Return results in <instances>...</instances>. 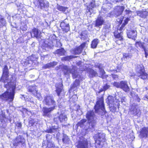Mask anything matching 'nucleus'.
<instances>
[{
    "label": "nucleus",
    "mask_w": 148,
    "mask_h": 148,
    "mask_svg": "<svg viewBox=\"0 0 148 148\" xmlns=\"http://www.w3.org/2000/svg\"><path fill=\"white\" fill-rule=\"evenodd\" d=\"M81 39L82 40H84L87 37V33L86 32H82L80 34Z\"/></svg>",
    "instance_id": "49530a36"
},
{
    "label": "nucleus",
    "mask_w": 148,
    "mask_h": 148,
    "mask_svg": "<svg viewBox=\"0 0 148 148\" xmlns=\"http://www.w3.org/2000/svg\"><path fill=\"white\" fill-rule=\"evenodd\" d=\"M80 81L79 80L76 79L74 82L73 84L71 87V89H74L77 86H79V84Z\"/></svg>",
    "instance_id": "c03bdc74"
},
{
    "label": "nucleus",
    "mask_w": 148,
    "mask_h": 148,
    "mask_svg": "<svg viewBox=\"0 0 148 148\" xmlns=\"http://www.w3.org/2000/svg\"><path fill=\"white\" fill-rule=\"evenodd\" d=\"M112 78L115 79H116V78H118V76L117 75L112 74Z\"/></svg>",
    "instance_id": "0e129e2a"
},
{
    "label": "nucleus",
    "mask_w": 148,
    "mask_h": 148,
    "mask_svg": "<svg viewBox=\"0 0 148 148\" xmlns=\"http://www.w3.org/2000/svg\"><path fill=\"white\" fill-rule=\"evenodd\" d=\"M139 137L140 138H147L148 137V127H143L140 132Z\"/></svg>",
    "instance_id": "f3484780"
},
{
    "label": "nucleus",
    "mask_w": 148,
    "mask_h": 148,
    "mask_svg": "<svg viewBox=\"0 0 148 148\" xmlns=\"http://www.w3.org/2000/svg\"><path fill=\"white\" fill-rule=\"evenodd\" d=\"M57 131V128L55 127H52L47 131V132L49 133H54Z\"/></svg>",
    "instance_id": "a18cd8bd"
},
{
    "label": "nucleus",
    "mask_w": 148,
    "mask_h": 148,
    "mask_svg": "<svg viewBox=\"0 0 148 148\" xmlns=\"http://www.w3.org/2000/svg\"><path fill=\"white\" fill-rule=\"evenodd\" d=\"M68 8L67 7H65L59 5H58L57 9L60 11L62 12L63 13L66 14L69 12L68 10Z\"/></svg>",
    "instance_id": "7c9ffc66"
},
{
    "label": "nucleus",
    "mask_w": 148,
    "mask_h": 148,
    "mask_svg": "<svg viewBox=\"0 0 148 148\" xmlns=\"http://www.w3.org/2000/svg\"><path fill=\"white\" fill-rule=\"evenodd\" d=\"M95 6V1L92 0L90 2L88 6L87 7L86 9V12L89 13V14L91 15L92 14L94 13L93 8Z\"/></svg>",
    "instance_id": "aec40b11"
},
{
    "label": "nucleus",
    "mask_w": 148,
    "mask_h": 148,
    "mask_svg": "<svg viewBox=\"0 0 148 148\" xmlns=\"http://www.w3.org/2000/svg\"><path fill=\"white\" fill-rule=\"evenodd\" d=\"M96 148H102L105 146L106 141H100L99 140H95Z\"/></svg>",
    "instance_id": "c85d7f7f"
},
{
    "label": "nucleus",
    "mask_w": 148,
    "mask_h": 148,
    "mask_svg": "<svg viewBox=\"0 0 148 148\" xmlns=\"http://www.w3.org/2000/svg\"><path fill=\"white\" fill-rule=\"evenodd\" d=\"M62 141L64 144H69L70 142V139L69 136L65 134H63Z\"/></svg>",
    "instance_id": "4c0bfd02"
},
{
    "label": "nucleus",
    "mask_w": 148,
    "mask_h": 148,
    "mask_svg": "<svg viewBox=\"0 0 148 148\" xmlns=\"http://www.w3.org/2000/svg\"><path fill=\"white\" fill-rule=\"evenodd\" d=\"M88 145V142L87 139L82 137L78 142L77 147V148H87Z\"/></svg>",
    "instance_id": "ddd939ff"
},
{
    "label": "nucleus",
    "mask_w": 148,
    "mask_h": 148,
    "mask_svg": "<svg viewBox=\"0 0 148 148\" xmlns=\"http://www.w3.org/2000/svg\"><path fill=\"white\" fill-rule=\"evenodd\" d=\"M56 44H55L54 45H55L56 47H60L62 46V44L59 40H57L56 41Z\"/></svg>",
    "instance_id": "8fccbe9b"
},
{
    "label": "nucleus",
    "mask_w": 148,
    "mask_h": 148,
    "mask_svg": "<svg viewBox=\"0 0 148 148\" xmlns=\"http://www.w3.org/2000/svg\"><path fill=\"white\" fill-rule=\"evenodd\" d=\"M104 92L101 95L97 98V101L94 106V108L96 112L99 113L102 116L105 115L107 113L104 104L103 95Z\"/></svg>",
    "instance_id": "f03ea898"
},
{
    "label": "nucleus",
    "mask_w": 148,
    "mask_h": 148,
    "mask_svg": "<svg viewBox=\"0 0 148 148\" xmlns=\"http://www.w3.org/2000/svg\"><path fill=\"white\" fill-rule=\"evenodd\" d=\"M137 15L141 18H145L148 16V12L145 10L139 11L137 12Z\"/></svg>",
    "instance_id": "c756f323"
},
{
    "label": "nucleus",
    "mask_w": 148,
    "mask_h": 148,
    "mask_svg": "<svg viewBox=\"0 0 148 148\" xmlns=\"http://www.w3.org/2000/svg\"><path fill=\"white\" fill-rule=\"evenodd\" d=\"M48 40H49V42L51 44V45L53 46L54 45V44H55L57 40V37L54 35L50 36L49 37V39H48Z\"/></svg>",
    "instance_id": "473e14b6"
},
{
    "label": "nucleus",
    "mask_w": 148,
    "mask_h": 148,
    "mask_svg": "<svg viewBox=\"0 0 148 148\" xmlns=\"http://www.w3.org/2000/svg\"><path fill=\"white\" fill-rule=\"evenodd\" d=\"M107 5V4L104 5L102 6L101 8V11L103 12H107L108 11V8H106L105 6Z\"/></svg>",
    "instance_id": "603ef678"
},
{
    "label": "nucleus",
    "mask_w": 148,
    "mask_h": 148,
    "mask_svg": "<svg viewBox=\"0 0 148 148\" xmlns=\"http://www.w3.org/2000/svg\"><path fill=\"white\" fill-rule=\"evenodd\" d=\"M88 71L90 75V77H93L98 76V73L97 72L92 69H90L88 70Z\"/></svg>",
    "instance_id": "ea45409f"
},
{
    "label": "nucleus",
    "mask_w": 148,
    "mask_h": 148,
    "mask_svg": "<svg viewBox=\"0 0 148 148\" xmlns=\"http://www.w3.org/2000/svg\"><path fill=\"white\" fill-rule=\"evenodd\" d=\"M137 36V32L136 30H130L128 31L127 33L128 37L134 40L136 39Z\"/></svg>",
    "instance_id": "a878e982"
},
{
    "label": "nucleus",
    "mask_w": 148,
    "mask_h": 148,
    "mask_svg": "<svg viewBox=\"0 0 148 148\" xmlns=\"http://www.w3.org/2000/svg\"><path fill=\"white\" fill-rule=\"evenodd\" d=\"M67 120L66 115L65 114H61L59 116L55 115L54 118V121L56 123L59 122L65 123Z\"/></svg>",
    "instance_id": "1a4fd4ad"
},
{
    "label": "nucleus",
    "mask_w": 148,
    "mask_h": 148,
    "mask_svg": "<svg viewBox=\"0 0 148 148\" xmlns=\"http://www.w3.org/2000/svg\"><path fill=\"white\" fill-rule=\"evenodd\" d=\"M106 102L109 106L110 111L113 112H115L116 110L117 105L116 104L117 103L114 101L113 97L111 96L108 97L106 100Z\"/></svg>",
    "instance_id": "423d86ee"
},
{
    "label": "nucleus",
    "mask_w": 148,
    "mask_h": 148,
    "mask_svg": "<svg viewBox=\"0 0 148 148\" xmlns=\"http://www.w3.org/2000/svg\"><path fill=\"white\" fill-rule=\"evenodd\" d=\"M59 68H61L64 72V75H67L71 73L73 70V67L72 68L69 67L64 65H60L59 66Z\"/></svg>",
    "instance_id": "dca6fc26"
},
{
    "label": "nucleus",
    "mask_w": 148,
    "mask_h": 148,
    "mask_svg": "<svg viewBox=\"0 0 148 148\" xmlns=\"http://www.w3.org/2000/svg\"><path fill=\"white\" fill-rule=\"evenodd\" d=\"M55 109L54 107L49 108L46 107H43L42 110V114L44 116L50 117L51 116V112Z\"/></svg>",
    "instance_id": "f8f14e48"
},
{
    "label": "nucleus",
    "mask_w": 148,
    "mask_h": 148,
    "mask_svg": "<svg viewBox=\"0 0 148 148\" xmlns=\"http://www.w3.org/2000/svg\"><path fill=\"white\" fill-rule=\"evenodd\" d=\"M117 69L116 70V72H119L121 68L119 66H117Z\"/></svg>",
    "instance_id": "69168bd1"
},
{
    "label": "nucleus",
    "mask_w": 148,
    "mask_h": 148,
    "mask_svg": "<svg viewBox=\"0 0 148 148\" xmlns=\"http://www.w3.org/2000/svg\"><path fill=\"white\" fill-rule=\"evenodd\" d=\"M75 57L74 56H67L62 58V60L65 61H69L72 59L74 58Z\"/></svg>",
    "instance_id": "de8ad7c7"
},
{
    "label": "nucleus",
    "mask_w": 148,
    "mask_h": 148,
    "mask_svg": "<svg viewBox=\"0 0 148 148\" xmlns=\"http://www.w3.org/2000/svg\"><path fill=\"white\" fill-rule=\"evenodd\" d=\"M130 113L134 116L137 115L139 116L140 114V112L139 109H138L135 106V104L131 105V108H130Z\"/></svg>",
    "instance_id": "6ab92c4d"
},
{
    "label": "nucleus",
    "mask_w": 148,
    "mask_h": 148,
    "mask_svg": "<svg viewBox=\"0 0 148 148\" xmlns=\"http://www.w3.org/2000/svg\"><path fill=\"white\" fill-rule=\"evenodd\" d=\"M16 126L18 129L21 128L22 127V124L21 123L17 122L16 123Z\"/></svg>",
    "instance_id": "6e6d98bb"
},
{
    "label": "nucleus",
    "mask_w": 148,
    "mask_h": 148,
    "mask_svg": "<svg viewBox=\"0 0 148 148\" xmlns=\"http://www.w3.org/2000/svg\"><path fill=\"white\" fill-rule=\"evenodd\" d=\"M60 26L61 27L62 31L64 33H66L70 29V26L67 19H65L61 23Z\"/></svg>",
    "instance_id": "9d476101"
},
{
    "label": "nucleus",
    "mask_w": 148,
    "mask_h": 148,
    "mask_svg": "<svg viewBox=\"0 0 148 148\" xmlns=\"http://www.w3.org/2000/svg\"><path fill=\"white\" fill-rule=\"evenodd\" d=\"M104 22V20L103 18L99 17L95 21V26L96 27H99L101 26Z\"/></svg>",
    "instance_id": "cd10ccee"
},
{
    "label": "nucleus",
    "mask_w": 148,
    "mask_h": 148,
    "mask_svg": "<svg viewBox=\"0 0 148 148\" xmlns=\"http://www.w3.org/2000/svg\"><path fill=\"white\" fill-rule=\"evenodd\" d=\"M47 56V55H43L42 56H41V59H42V58H43V60H44V58H45V57H46Z\"/></svg>",
    "instance_id": "774afa93"
},
{
    "label": "nucleus",
    "mask_w": 148,
    "mask_h": 148,
    "mask_svg": "<svg viewBox=\"0 0 148 148\" xmlns=\"http://www.w3.org/2000/svg\"><path fill=\"white\" fill-rule=\"evenodd\" d=\"M129 50H128V52L123 53V58L125 60L130 59L132 56V51H133V49L131 47L129 48Z\"/></svg>",
    "instance_id": "4be33fe9"
},
{
    "label": "nucleus",
    "mask_w": 148,
    "mask_h": 148,
    "mask_svg": "<svg viewBox=\"0 0 148 148\" xmlns=\"http://www.w3.org/2000/svg\"><path fill=\"white\" fill-rule=\"evenodd\" d=\"M40 8L44 9L49 7V3L48 1L45 0H38Z\"/></svg>",
    "instance_id": "393cba45"
},
{
    "label": "nucleus",
    "mask_w": 148,
    "mask_h": 148,
    "mask_svg": "<svg viewBox=\"0 0 148 148\" xmlns=\"http://www.w3.org/2000/svg\"><path fill=\"white\" fill-rule=\"evenodd\" d=\"M31 36L33 37H35L37 38H41V32L40 31L36 28H34L31 33Z\"/></svg>",
    "instance_id": "412c9836"
},
{
    "label": "nucleus",
    "mask_w": 148,
    "mask_h": 148,
    "mask_svg": "<svg viewBox=\"0 0 148 148\" xmlns=\"http://www.w3.org/2000/svg\"><path fill=\"white\" fill-rule=\"evenodd\" d=\"M125 8V7L124 6H116L114 10L115 15L117 16L120 15L122 13Z\"/></svg>",
    "instance_id": "a211bd4d"
},
{
    "label": "nucleus",
    "mask_w": 148,
    "mask_h": 148,
    "mask_svg": "<svg viewBox=\"0 0 148 148\" xmlns=\"http://www.w3.org/2000/svg\"><path fill=\"white\" fill-rule=\"evenodd\" d=\"M130 20V18H126L124 21V23H123L124 24H125V25H126L128 23L129 21Z\"/></svg>",
    "instance_id": "680f3d73"
},
{
    "label": "nucleus",
    "mask_w": 148,
    "mask_h": 148,
    "mask_svg": "<svg viewBox=\"0 0 148 148\" xmlns=\"http://www.w3.org/2000/svg\"><path fill=\"white\" fill-rule=\"evenodd\" d=\"M66 52V51L63 48L58 49L55 51V53L59 56H64Z\"/></svg>",
    "instance_id": "f704fd0d"
},
{
    "label": "nucleus",
    "mask_w": 148,
    "mask_h": 148,
    "mask_svg": "<svg viewBox=\"0 0 148 148\" xmlns=\"http://www.w3.org/2000/svg\"><path fill=\"white\" fill-rule=\"evenodd\" d=\"M47 140V146L46 148H59L55 145L54 143L52 141V136L47 134L46 136Z\"/></svg>",
    "instance_id": "9b49d317"
},
{
    "label": "nucleus",
    "mask_w": 148,
    "mask_h": 148,
    "mask_svg": "<svg viewBox=\"0 0 148 148\" xmlns=\"http://www.w3.org/2000/svg\"><path fill=\"white\" fill-rule=\"evenodd\" d=\"M110 86L108 84H105L103 86V88L100 90L98 92V94H97V95H98L100 93L102 92L103 91H105L107 89H108L110 88Z\"/></svg>",
    "instance_id": "37998d69"
},
{
    "label": "nucleus",
    "mask_w": 148,
    "mask_h": 148,
    "mask_svg": "<svg viewBox=\"0 0 148 148\" xmlns=\"http://www.w3.org/2000/svg\"><path fill=\"white\" fill-rule=\"evenodd\" d=\"M23 111H25L26 112H30V111L29 110L27 109H26L25 108H23Z\"/></svg>",
    "instance_id": "338daca9"
},
{
    "label": "nucleus",
    "mask_w": 148,
    "mask_h": 148,
    "mask_svg": "<svg viewBox=\"0 0 148 148\" xmlns=\"http://www.w3.org/2000/svg\"><path fill=\"white\" fill-rule=\"evenodd\" d=\"M95 67L98 68L99 69V70L102 67L99 64H97V65H95Z\"/></svg>",
    "instance_id": "e2e57ef3"
},
{
    "label": "nucleus",
    "mask_w": 148,
    "mask_h": 148,
    "mask_svg": "<svg viewBox=\"0 0 148 148\" xmlns=\"http://www.w3.org/2000/svg\"><path fill=\"white\" fill-rule=\"evenodd\" d=\"M137 76L140 78L145 80L147 78V74L145 72L143 66L139 65L138 66Z\"/></svg>",
    "instance_id": "0eeeda50"
},
{
    "label": "nucleus",
    "mask_w": 148,
    "mask_h": 148,
    "mask_svg": "<svg viewBox=\"0 0 148 148\" xmlns=\"http://www.w3.org/2000/svg\"><path fill=\"white\" fill-rule=\"evenodd\" d=\"M43 103L46 106L54 107L56 109V103L52 96H47L45 97L43 101Z\"/></svg>",
    "instance_id": "39448f33"
},
{
    "label": "nucleus",
    "mask_w": 148,
    "mask_h": 148,
    "mask_svg": "<svg viewBox=\"0 0 148 148\" xmlns=\"http://www.w3.org/2000/svg\"><path fill=\"white\" fill-rule=\"evenodd\" d=\"M28 91L30 92L31 94L36 96L38 94L37 87L35 85L29 86L27 87Z\"/></svg>",
    "instance_id": "2eb2a0df"
},
{
    "label": "nucleus",
    "mask_w": 148,
    "mask_h": 148,
    "mask_svg": "<svg viewBox=\"0 0 148 148\" xmlns=\"http://www.w3.org/2000/svg\"><path fill=\"white\" fill-rule=\"evenodd\" d=\"M135 99L137 102H139L140 100V99L137 95H136L133 98Z\"/></svg>",
    "instance_id": "4d7b16f0"
},
{
    "label": "nucleus",
    "mask_w": 148,
    "mask_h": 148,
    "mask_svg": "<svg viewBox=\"0 0 148 148\" xmlns=\"http://www.w3.org/2000/svg\"><path fill=\"white\" fill-rule=\"evenodd\" d=\"M58 63L55 61L52 62H50L47 63L43 66V68L45 69H49L51 67H53L54 66L57 65Z\"/></svg>",
    "instance_id": "2f4dec72"
},
{
    "label": "nucleus",
    "mask_w": 148,
    "mask_h": 148,
    "mask_svg": "<svg viewBox=\"0 0 148 148\" xmlns=\"http://www.w3.org/2000/svg\"><path fill=\"white\" fill-rule=\"evenodd\" d=\"M86 117L88 122L90 123H92L94 122V125L96 126L97 124L96 117L95 116L94 112L92 111H88L86 114Z\"/></svg>",
    "instance_id": "6e6552de"
},
{
    "label": "nucleus",
    "mask_w": 148,
    "mask_h": 148,
    "mask_svg": "<svg viewBox=\"0 0 148 148\" xmlns=\"http://www.w3.org/2000/svg\"><path fill=\"white\" fill-rule=\"evenodd\" d=\"M120 88L126 92H128L130 91V88L129 87L127 82L126 81H121Z\"/></svg>",
    "instance_id": "5701e85b"
},
{
    "label": "nucleus",
    "mask_w": 148,
    "mask_h": 148,
    "mask_svg": "<svg viewBox=\"0 0 148 148\" xmlns=\"http://www.w3.org/2000/svg\"><path fill=\"white\" fill-rule=\"evenodd\" d=\"M5 20L3 17L0 15V27L5 26Z\"/></svg>",
    "instance_id": "79ce46f5"
},
{
    "label": "nucleus",
    "mask_w": 148,
    "mask_h": 148,
    "mask_svg": "<svg viewBox=\"0 0 148 148\" xmlns=\"http://www.w3.org/2000/svg\"><path fill=\"white\" fill-rule=\"evenodd\" d=\"M121 84V82H115L113 83V85H114V86L118 88H120V85Z\"/></svg>",
    "instance_id": "09e8293b"
},
{
    "label": "nucleus",
    "mask_w": 148,
    "mask_h": 148,
    "mask_svg": "<svg viewBox=\"0 0 148 148\" xmlns=\"http://www.w3.org/2000/svg\"><path fill=\"white\" fill-rule=\"evenodd\" d=\"M135 95L134 92H130V97L131 98H133L135 96V95Z\"/></svg>",
    "instance_id": "052dcab7"
},
{
    "label": "nucleus",
    "mask_w": 148,
    "mask_h": 148,
    "mask_svg": "<svg viewBox=\"0 0 148 148\" xmlns=\"http://www.w3.org/2000/svg\"><path fill=\"white\" fill-rule=\"evenodd\" d=\"M125 14H126L128 15V16H130L132 14V11L130 10H127L126 9L125 10Z\"/></svg>",
    "instance_id": "3c124183"
},
{
    "label": "nucleus",
    "mask_w": 148,
    "mask_h": 148,
    "mask_svg": "<svg viewBox=\"0 0 148 148\" xmlns=\"http://www.w3.org/2000/svg\"><path fill=\"white\" fill-rule=\"evenodd\" d=\"M5 115L4 114L2 113L0 114V121L1 122H3V121L4 120L5 118Z\"/></svg>",
    "instance_id": "864d4df0"
},
{
    "label": "nucleus",
    "mask_w": 148,
    "mask_h": 148,
    "mask_svg": "<svg viewBox=\"0 0 148 148\" xmlns=\"http://www.w3.org/2000/svg\"><path fill=\"white\" fill-rule=\"evenodd\" d=\"M122 32L121 31L119 32L118 30L115 31L114 32V36L116 38H119L120 40H121L123 39L122 36Z\"/></svg>",
    "instance_id": "c9c22d12"
},
{
    "label": "nucleus",
    "mask_w": 148,
    "mask_h": 148,
    "mask_svg": "<svg viewBox=\"0 0 148 148\" xmlns=\"http://www.w3.org/2000/svg\"><path fill=\"white\" fill-rule=\"evenodd\" d=\"M86 42H84L79 47H77L73 50L72 53L74 55H79L81 53L83 49L86 47Z\"/></svg>",
    "instance_id": "4468645a"
},
{
    "label": "nucleus",
    "mask_w": 148,
    "mask_h": 148,
    "mask_svg": "<svg viewBox=\"0 0 148 148\" xmlns=\"http://www.w3.org/2000/svg\"><path fill=\"white\" fill-rule=\"evenodd\" d=\"M49 41L48 39L45 40L41 46L42 48L46 51L48 50L50 48L51 46H52L51 44L49 42Z\"/></svg>",
    "instance_id": "bb28decb"
},
{
    "label": "nucleus",
    "mask_w": 148,
    "mask_h": 148,
    "mask_svg": "<svg viewBox=\"0 0 148 148\" xmlns=\"http://www.w3.org/2000/svg\"><path fill=\"white\" fill-rule=\"evenodd\" d=\"M94 122L92 123H90L86 119H82L77 124L78 126H79L84 129L88 131L92 132L94 130L95 126L94 125Z\"/></svg>",
    "instance_id": "7ed1b4c3"
},
{
    "label": "nucleus",
    "mask_w": 148,
    "mask_h": 148,
    "mask_svg": "<svg viewBox=\"0 0 148 148\" xmlns=\"http://www.w3.org/2000/svg\"><path fill=\"white\" fill-rule=\"evenodd\" d=\"M99 42V40L97 39H95L93 40L91 45V48L93 49L95 48Z\"/></svg>",
    "instance_id": "a19ab883"
},
{
    "label": "nucleus",
    "mask_w": 148,
    "mask_h": 148,
    "mask_svg": "<svg viewBox=\"0 0 148 148\" xmlns=\"http://www.w3.org/2000/svg\"><path fill=\"white\" fill-rule=\"evenodd\" d=\"M125 25V24L123 23L121 26L119 27L118 30H119V31H121L122 30L124 29Z\"/></svg>",
    "instance_id": "13d9d810"
},
{
    "label": "nucleus",
    "mask_w": 148,
    "mask_h": 148,
    "mask_svg": "<svg viewBox=\"0 0 148 148\" xmlns=\"http://www.w3.org/2000/svg\"><path fill=\"white\" fill-rule=\"evenodd\" d=\"M71 73L72 74L73 77V78H79L80 77V76L79 74L78 73L76 70V68L75 66H73V70Z\"/></svg>",
    "instance_id": "72a5a7b5"
},
{
    "label": "nucleus",
    "mask_w": 148,
    "mask_h": 148,
    "mask_svg": "<svg viewBox=\"0 0 148 148\" xmlns=\"http://www.w3.org/2000/svg\"><path fill=\"white\" fill-rule=\"evenodd\" d=\"M105 134L103 133H98L96 134L94 138L95 140H99L100 141H106Z\"/></svg>",
    "instance_id": "b1692460"
},
{
    "label": "nucleus",
    "mask_w": 148,
    "mask_h": 148,
    "mask_svg": "<svg viewBox=\"0 0 148 148\" xmlns=\"http://www.w3.org/2000/svg\"><path fill=\"white\" fill-rule=\"evenodd\" d=\"M24 138L21 136H19L14 139L13 144L14 146L25 148L26 146Z\"/></svg>",
    "instance_id": "20e7f679"
},
{
    "label": "nucleus",
    "mask_w": 148,
    "mask_h": 148,
    "mask_svg": "<svg viewBox=\"0 0 148 148\" xmlns=\"http://www.w3.org/2000/svg\"><path fill=\"white\" fill-rule=\"evenodd\" d=\"M143 50L145 52V57L146 58H147V56H148V51L146 49V48L143 49Z\"/></svg>",
    "instance_id": "bf43d9fd"
},
{
    "label": "nucleus",
    "mask_w": 148,
    "mask_h": 148,
    "mask_svg": "<svg viewBox=\"0 0 148 148\" xmlns=\"http://www.w3.org/2000/svg\"><path fill=\"white\" fill-rule=\"evenodd\" d=\"M9 74L8 67L5 65L3 69V74L0 81L4 83V87L7 89L8 91L0 95V98L11 102L14 99L16 86L14 83L12 82V77L9 78Z\"/></svg>",
    "instance_id": "f257e3e1"
},
{
    "label": "nucleus",
    "mask_w": 148,
    "mask_h": 148,
    "mask_svg": "<svg viewBox=\"0 0 148 148\" xmlns=\"http://www.w3.org/2000/svg\"><path fill=\"white\" fill-rule=\"evenodd\" d=\"M63 85L61 83H59V84L56 85V91L58 96H59L60 92L62 90Z\"/></svg>",
    "instance_id": "e433bc0d"
},
{
    "label": "nucleus",
    "mask_w": 148,
    "mask_h": 148,
    "mask_svg": "<svg viewBox=\"0 0 148 148\" xmlns=\"http://www.w3.org/2000/svg\"><path fill=\"white\" fill-rule=\"evenodd\" d=\"M99 72H100V73L101 74V77L102 78H103V75L105 74V72L103 69L102 67L101 68V69H99Z\"/></svg>",
    "instance_id": "5fc2aeb1"
},
{
    "label": "nucleus",
    "mask_w": 148,
    "mask_h": 148,
    "mask_svg": "<svg viewBox=\"0 0 148 148\" xmlns=\"http://www.w3.org/2000/svg\"><path fill=\"white\" fill-rule=\"evenodd\" d=\"M135 46L137 48L140 47L144 49L146 47L145 46V43L140 41L136 42L135 43Z\"/></svg>",
    "instance_id": "58836bf2"
}]
</instances>
